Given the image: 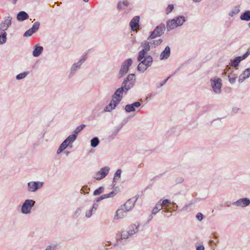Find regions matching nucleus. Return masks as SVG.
<instances>
[{
	"instance_id": "obj_9",
	"label": "nucleus",
	"mask_w": 250,
	"mask_h": 250,
	"mask_svg": "<svg viewBox=\"0 0 250 250\" xmlns=\"http://www.w3.org/2000/svg\"><path fill=\"white\" fill-rule=\"evenodd\" d=\"M250 204V200L247 198H243L234 202L233 204L237 207H246Z\"/></svg>"
},
{
	"instance_id": "obj_31",
	"label": "nucleus",
	"mask_w": 250,
	"mask_h": 250,
	"mask_svg": "<svg viewBox=\"0 0 250 250\" xmlns=\"http://www.w3.org/2000/svg\"><path fill=\"white\" fill-rule=\"evenodd\" d=\"M149 42L147 41H145L142 43V46L144 47L142 49L144 51L147 52L150 49V45Z\"/></svg>"
},
{
	"instance_id": "obj_36",
	"label": "nucleus",
	"mask_w": 250,
	"mask_h": 250,
	"mask_svg": "<svg viewBox=\"0 0 250 250\" xmlns=\"http://www.w3.org/2000/svg\"><path fill=\"white\" fill-rule=\"evenodd\" d=\"M85 126V125H81L78 126L76 128V129L73 132V133L75 134L76 136H77L79 133L83 129Z\"/></svg>"
},
{
	"instance_id": "obj_34",
	"label": "nucleus",
	"mask_w": 250,
	"mask_h": 250,
	"mask_svg": "<svg viewBox=\"0 0 250 250\" xmlns=\"http://www.w3.org/2000/svg\"><path fill=\"white\" fill-rule=\"evenodd\" d=\"M146 53H147V52L144 51L143 50H141L139 52V55H138V58H137L138 61H141L143 59H145L146 56Z\"/></svg>"
},
{
	"instance_id": "obj_46",
	"label": "nucleus",
	"mask_w": 250,
	"mask_h": 250,
	"mask_svg": "<svg viewBox=\"0 0 250 250\" xmlns=\"http://www.w3.org/2000/svg\"><path fill=\"white\" fill-rule=\"evenodd\" d=\"M174 9V5L173 4H169L166 8V11L167 15L169 14Z\"/></svg>"
},
{
	"instance_id": "obj_58",
	"label": "nucleus",
	"mask_w": 250,
	"mask_h": 250,
	"mask_svg": "<svg viewBox=\"0 0 250 250\" xmlns=\"http://www.w3.org/2000/svg\"><path fill=\"white\" fill-rule=\"evenodd\" d=\"M192 204V203H190L185 205L184 206V207H183V209L187 210L188 208H189L191 207Z\"/></svg>"
},
{
	"instance_id": "obj_26",
	"label": "nucleus",
	"mask_w": 250,
	"mask_h": 250,
	"mask_svg": "<svg viewBox=\"0 0 250 250\" xmlns=\"http://www.w3.org/2000/svg\"><path fill=\"white\" fill-rule=\"evenodd\" d=\"M162 205L161 204V201H160L156 204L155 207L153 208L152 210V214H156L162 209Z\"/></svg>"
},
{
	"instance_id": "obj_7",
	"label": "nucleus",
	"mask_w": 250,
	"mask_h": 250,
	"mask_svg": "<svg viewBox=\"0 0 250 250\" xmlns=\"http://www.w3.org/2000/svg\"><path fill=\"white\" fill-rule=\"evenodd\" d=\"M9 27L2 21L0 24V44H2L6 41V33L5 31Z\"/></svg>"
},
{
	"instance_id": "obj_52",
	"label": "nucleus",
	"mask_w": 250,
	"mask_h": 250,
	"mask_svg": "<svg viewBox=\"0 0 250 250\" xmlns=\"http://www.w3.org/2000/svg\"><path fill=\"white\" fill-rule=\"evenodd\" d=\"M162 42V39H159L158 40H155L153 42V44L154 45V47L156 46L160 45Z\"/></svg>"
},
{
	"instance_id": "obj_30",
	"label": "nucleus",
	"mask_w": 250,
	"mask_h": 250,
	"mask_svg": "<svg viewBox=\"0 0 250 250\" xmlns=\"http://www.w3.org/2000/svg\"><path fill=\"white\" fill-rule=\"evenodd\" d=\"M241 61V60L240 59V57H237L234 59L231 62V66L232 67H236L238 66L239 63Z\"/></svg>"
},
{
	"instance_id": "obj_44",
	"label": "nucleus",
	"mask_w": 250,
	"mask_h": 250,
	"mask_svg": "<svg viewBox=\"0 0 250 250\" xmlns=\"http://www.w3.org/2000/svg\"><path fill=\"white\" fill-rule=\"evenodd\" d=\"M82 212V209L81 208H78L75 210L73 214V217L75 218H78Z\"/></svg>"
},
{
	"instance_id": "obj_18",
	"label": "nucleus",
	"mask_w": 250,
	"mask_h": 250,
	"mask_svg": "<svg viewBox=\"0 0 250 250\" xmlns=\"http://www.w3.org/2000/svg\"><path fill=\"white\" fill-rule=\"evenodd\" d=\"M135 202V200L134 199H129L125 202L124 205H122L123 208H125V209L128 211L133 208Z\"/></svg>"
},
{
	"instance_id": "obj_57",
	"label": "nucleus",
	"mask_w": 250,
	"mask_h": 250,
	"mask_svg": "<svg viewBox=\"0 0 250 250\" xmlns=\"http://www.w3.org/2000/svg\"><path fill=\"white\" fill-rule=\"evenodd\" d=\"M98 207V205L95 203L93 204V206H92V208H91V209L95 212L97 208Z\"/></svg>"
},
{
	"instance_id": "obj_19",
	"label": "nucleus",
	"mask_w": 250,
	"mask_h": 250,
	"mask_svg": "<svg viewBox=\"0 0 250 250\" xmlns=\"http://www.w3.org/2000/svg\"><path fill=\"white\" fill-rule=\"evenodd\" d=\"M175 20L173 19L168 20L167 22V31H170L177 27Z\"/></svg>"
},
{
	"instance_id": "obj_64",
	"label": "nucleus",
	"mask_w": 250,
	"mask_h": 250,
	"mask_svg": "<svg viewBox=\"0 0 250 250\" xmlns=\"http://www.w3.org/2000/svg\"><path fill=\"white\" fill-rule=\"evenodd\" d=\"M101 200H102V198H101V196H100V197H99V198H98L97 199V200H96V202H100V201H101Z\"/></svg>"
},
{
	"instance_id": "obj_63",
	"label": "nucleus",
	"mask_w": 250,
	"mask_h": 250,
	"mask_svg": "<svg viewBox=\"0 0 250 250\" xmlns=\"http://www.w3.org/2000/svg\"><path fill=\"white\" fill-rule=\"evenodd\" d=\"M119 131V129H116L113 132V134L114 135V136H116L118 132Z\"/></svg>"
},
{
	"instance_id": "obj_53",
	"label": "nucleus",
	"mask_w": 250,
	"mask_h": 250,
	"mask_svg": "<svg viewBox=\"0 0 250 250\" xmlns=\"http://www.w3.org/2000/svg\"><path fill=\"white\" fill-rule=\"evenodd\" d=\"M94 212L91 209L90 210L87 211L85 212V216L87 218H90Z\"/></svg>"
},
{
	"instance_id": "obj_2",
	"label": "nucleus",
	"mask_w": 250,
	"mask_h": 250,
	"mask_svg": "<svg viewBox=\"0 0 250 250\" xmlns=\"http://www.w3.org/2000/svg\"><path fill=\"white\" fill-rule=\"evenodd\" d=\"M210 81L213 92L216 94L220 93L222 85L221 79L215 76L211 78Z\"/></svg>"
},
{
	"instance_id": "obj_51",
	"label": "nucleus",
	"mask_w": 250,
	"mask_h": 250,
	"mask_svg": "<svg viewBox=\"0 0 250 250\" xmlns=\"http://www.w3.org/2000/svg\"><path fill=\"white\" fill-rule=\"evenodd\" d=\"M250 54V51H248L242 56H239V57H240L241 61H242L243 60H245L246 58H247Z\"/></svg>"
},
{
	"instance_id": "obj_29",
	"label": "nucleus",
	"mask_w": 250,
	"mask_h": 250,
	"mask_svg": "<svg viewBox=\"0 0 250 250\" xmlns=\"http://www.w3.org/2000/svg\"><path fill=\"white\" fill-rule=\"evenodd\" d=\"M240 11V6H236L232 9L229 15L230 17H233L234 15L238 14Z\"/></svg>"
},
{
	"instance_id": "obj_8",
	"label": "nucleus",
	"mask_w": 250,
	"mask_h": 250,
	"mask_svg": "<svg viewBox=\"0 0 250 250\" xmlns=\"http://www.w3.org/2000/svg\"><path fill=\"white\" fill-rule=\"evenodd\" d=\"M109 170V167L106 166L102 167L96 173L94 178L97 180H100L104 178L108 174Z\"/></svg>"
},
{
	"instance_id": "obj_41",
	"label": "nucleus",
	"mask_w": 250,
	"mask_h": 250,
	"mask_svg": "<svg viewBox=\"0 0 250 250\" xmlns=\"http://www.w3.org/2000/svg\"><path fill=\"white\" fill-rule=\"evenodd\" d=\"M148 67V66H147L146 65H141L140 64H139L137 67V70L142 73L144 72L146 69Z\"/></svg>"
},
{
	"instance_id": "obj_13",
	"label": "nucleus",
	"mask_w": 250,
	"mask_h": 250,
	"mask_svg": "<svg viewBox=\"0 0 250 250\" xmlns=\"http://www.w3.org/2000/svg\"><path fill=\"white\" fill-rule=\"evenodd\" d=\"M82 65V64L79 62L74 63L71 67L70 71L68 75L69 78H71L73 76L77 71L80 68Z\"/></svg>"
},
{
	"instance_id": "obj_12",
	"label": "nucleus",
	"mask_w": 250,
	"mask_h": 250,
	"mask_svg": "<svg viewBox=\"0 0 250 250\" xmlns=\"http://www.w3.org/2000/svg\"><path fill=\"white\" fill-rule=\"evenodd\" d=\"M124 91L125 92V90L124 89L122 86L119 88L113 94L112 98L120 102L123 97V93Z\"/></svg>"
},
{
	"instance_id": "obj_55",
	"label": "nucleus",
	"mask_w": 250,
	"mask_h": 250,
	"mask_svg": "<svg viewBox=\"0 0 250 250\" xmlns=\"http://www.w3.org/2000/svg\"><path fill=\"white\" fill-rule=\"evenodd\" d=\"M135 108H137L141 106V103L139 102H136L131 104Z\"/></svg>"
},
{
	"instance_id": "obj_48",
	"label": "nucleus",
	"mask_w": 250,
	"mask_h": 250,
	"mask_svg": "<svg viewBox=\"0 0 250 250\" xmlns=\"http://www.w3.org/2000/svg\"><path fill=\"white\" fill-rule=\"evenodd\" d=\"M33 33H34L31 29L30 28L27 31H26L24 34V37H30L31 36Z\"/></svg>"
},
{
	"instance_id": "obj_32",
	"label": "nucleus",
	"mask_w": 250,
	"mask_h": 250,
	"mask_svg": "<svg viewBox=\"0 0 250 250\" xmlns=\"http://www.w3.org/2000/svg\"><path fill=\"white\" fill-rule=\"evenodd\" d=\"M91 146L93 147H96L99 144L100 141L98 137H95L91 140Z\"/></svg>"
},
{
	"instance_id": "obj_16",
	"label": "nucleus",
	"mask_w": 250,
	"mask_h": 250,
	"mask_svg": "<svg viewBox=\"0 0 250 250\" xmlns=\"http://www.w3.org/2000/svg\"><path fill=\"white\" fill-rule=\"evenodd\" d=\"M140 17L139 16L134 17L130 22V26L132 30H135L136 28L139 27V21Z\"/></svg>"
},
{
	"instance_id": "obj_14",
	"label": "nucleus",
	"mask_w": 250,
	"mask_h": 250,
	"mask_svg": "<svg viewBox=\"0 0 250 250\" xmlns=\"http://www.w3.org/2000/svg\"><path fill=\"white\" fill-rule=\"evenodd\" d=\"M129 233V232H128L127 230L123 231L121 233V237L117 240L116 244L115 245L120 246L121 244L122 243L123 240L129 238L130 236Z\"/></svg>"
},
{
	"instance_id": "obj_38",
	"label": "nucleus",
	"mask_w": 250,
	"mask_h": 250,
	"mask_svg": "<svg viewBox=\"0 0 250 250\" xmlns=\"http://www.w3.org/2000/svg\"><path fill=\"white\" fill-rule=\"evenodd\" d=\"M12 19V17L10 16L5 17L4 21H2V22H4L6 25H7V26L9 27L11 24Z\"/></svg>"
},
{
	"instance_id": "obj_24",
	"label": "nucleus",
	"mask_w": 250,
	"mask_h": 250,
	"mask_svg": "<svg viewBox=\"0 0 250 250\" xmlns=\"http://www.w3.org/2000/svg\"><path fill=\"white\" fill-rule=\"evenodd\" d=\"M139 225L136 226V225H132L129 228V229L127 230L129 234L131 236L135 234L138 231Z\"/></svg>"
},
{
	"instance_id": "obj_21",
	"label": "nucleus",
	"mask_w": 250,
	"mask_h": 250,
	"mask_svg": "<svg viewBox=\"0 0 250 250\" xmlns=\"http://www.w3.org/2000/svg\"><path fill=\"white\" fill-rule=\"evenodd\" d=\"M29 18L28 15L24 11H21L18 13L17 19L19 21H23Z\"/></svg>"
},
{
	"instance_id": "obj_49",
	"label": "nucleus",
	"mask_w": 250,
	"mask_h": 250,
	"mask_svg": "<svg viewBox=\"0 0 250 250\" xmlns=\"http://www.w3.org/2000/svg\"><path fill=\"white\" fill-rule=\"evenodd\" d=\"M171 76V75L169 76L168 78H167L164 81L162 82L161 83L157 84V87H160L162 86L163 85H164L167 83V82L168 81V80L170 78Z\"/></svg>"
},
{
	"instance_id": "obj_47",
	"label": "nucleus",
	"mask_w": 250,
	"mask_h": 250,
	"mask_svg": "<svg viewBox=\"0 0 250 250\" xmlns=\"http://www.w3.org/2000/svg\"><path fill=\"white\" fill-rule=\"evenodd\" d=\"M87 58V53H85L83 55L82 57V58L80 59V60L79 61L80 62H81V64H83Z\"/></svg>"
},
{
	"instance_id": "obj_42",
	"label": "nucleus",
	"mask_w": 250,
	"mask_h": 250,
	"mask_svg": "<svg viewBox=\"0 0 250 250\" xmlns=\"http://www.w3.org/2000/svg\"><path fill=\"white\" fill-rule=\"evenodd\" d=\"M104 192V188L102 187L96 189L93 193L94 195H98Z\"/></svg>"
},
{
	"instance_id": "obj_59",
	"label": "nucleus",
	"mask_w": 250,
	"mask_h": 250,
	"mask_svg": "<svg viewBox=\"0 0 250 250\" xmlns=\"http://www.w3.org/2000/svg\"><path fill=\"white\" fill-rule=\"evenodd\" d=\"M140 62L139 64H141V65H144L146 66V60L145 59H143L142 60H141V61H140Z\"/></svg>"
},
{
	"instance_id": "obj_50",
	"label": "nucleus",
	"mask_w": 250,
	"mask_h": 250,
	"mask_svg": "<svg viewBox=\"0 0 250 250\" xmlns=\"http://www.w3.org/2000/svg\"><path fill=\"white\" fill-rule=\"evenodd\" d=\"M196 218L199 221H201L203 218V215L201 213L198 212L197 213V214L196 215Z\"/></svg>"
},
{
	"instance_id": "obj_61",
	"label": "nucleus",
	"mask_w": 250,
	"mask_h": 250,
	"mask_svg": "<svg viewBox=\"0 0 250 250\" xmlns=\"http://www.w3.org/2000/svg\"><path fill=\"white\" fill-rule=\"evenodd\" d=\"M205 248L203 245H200L197 247L196 250H204Z\"/></svg>"
},
{
	"instance_id": "obj_15",
	"label": "nucleus",
	"mask_w": 250,
	"mask_h": 250,
	"mask_svg": "<svg viewBox=\"0 0 250 250\" xmlns=\"http://www.w3.org/2000/svg\"><path fill=\"white\" fill-rule=\"evenodd\" d=\"M250 77V68H247L239 76L238 82L242 83L245 80Z\"/></svg>"
},
{
	"instance_id": "obj_25",
	"label": "nucleus",
	"mask_w": 250,
	"mask_h": 250,
	"mask_svg": "<svg viewBox=\"0 0 250 250\" xmlns=\"http://www.w3.org/2000/svg\"><path fill=\"white\" fill-rule=\"evenodd\" d=\"M240 19L242 21H250V11H246L240 16Z\"/></svg>"
},
{
	"instance_id": "obj_28",
	"label": "nucleus",
	"mask_w": 250,
	"mask_h": 250,
	"mask_svg": "<svg viewBox=\"0 0 250 250\" xmlns=\"http://www.w3.org/2000/svg\"><path fill=\"white\" fill-rule=\"evenodd\" d=\"M121 173L122 170L121 169H119L116 171L114 174L113 183H116L119 181L121 177Z\"/></svg>"
},
{
	"instance_id": "obj_45",
	"label": "nucleus",
	"mask_w": 250,
	"mask_h": 250,
	"mask_svg": "<svg viewBox=\"0 0 250 250\" xmlns=\"http://www.w3.org/2000/svg\"><path fill=\"white\" fill-rule=\"evenodd\" d=\"M57 247V244L50 245L46 247L45 250H56Z\"/></svg>"
},
{
	"instance_id": "obj_23",
	"label": "nucleus",
	"mask_w": 250,
	"mask_h": 250,
	"mask_svg": "<svg viewBox=\"0 0 250 250\" xmlns=\"http://www.w3.org/2000/svg\"><path fill=\"white\" fill-rule=\"evenodd\" d=\"M43 51V47L41 46L36 45L34 50L33 51L34 57H37L39 56Z\"/></svg>"
},
{
	"instance_id": "obj_10",
	"label": "nucleus",
	"mask_w": 250,
	"mask_h": 250,
	"mask_svg": "<svg viewBox=\"0 0 250 250\" xmlns=\"http://www.w3.org/2000/svg\"><path fill=\"white\" fill-rule=\"evenodd\" d=\"M127 212V211L125 209V208H123L122 205L116 211L114 218L115 219L123 218L126 216Z\"/></svg>"
},
{
	"instance_id": "obj_39",
	"label": "nucleus",
	"mask_w": 250,
	"mask_h": 250,
	"mask_svg": "<svg viewBox=\"0 0 250 250\" xmlns=\"http://www.w3.org/2000/svg\"><path fill=\"white\" fill-rule=\"evenodd\" d=\"M145 59L146 60V61L147 62H146L147 66L149 67L150 66H151L152 61H153V59H152V57L149 55H146L145 57Z\"/></svg>"
},
{
	"instance_id": "obj_62",
	"label": "nucleus",
	"mask_w": 250,
	"mask_h": 250,
	"mask_svg": "<svg viewBox=\"0 0 250 250\" xmlns=\"http://www.w3.org/2000/svg\"><path fill=\"white\" fill-rule=\"evenodd\" d=\"M122 2V4H123L125 6H128V5H129V2H128L127 1H126V0H124V1H123V2Z\"/></svg>"
},
{
	"instance_id": "obj_6",
	"label": "nucleus",
	"mask_w": 250,
	"mask_h": 250,
	"mask_svg": "<svg viewBox=\"0 0 250 250\" xmlns=\"http://www.w3.org/2000/svg\"><path fill=\"white\" fill-rule=\"evenodd\" d=\"M132 60L130 58L127 59L123 62L119 71V74L121 75V76L124 75L128 72L129 67L132 65Z\"/></svg>"
},
{
	"instance_id": "obj_60",
	"label": "nucleus",
	"mask_w": 250,
	"mask_h": 250,
	"mask_svg": "<svg viewBox=\"0 0 250 250\" xmlns=\"http://www.w3.org/2000/svg\"><path fill=\"white\" fill-rule=\"evenodd\" d=\"M122 2L121 1H120L117 4V9L118 10H121L122 8Z\"/></svg>"
},
{
	"instance_id": "obj_3",
	"label": "nucleus",
	"mask_w": 250,
	"mask_h": 250,
	"mask_svg": "<svg viewBox=\"0 0 250 250\" xmlns=\"http://www.w3.org/2000/svg\"><path fill=\"white\" fill-rule=\"evenodd\" d=\"M135 80V75L134 74H129L124 80L122 83V86L125 90V92L133 86Z\"/></svg>"
},
{
	"instance_id": "obj_5",
	"label": "nucleus",
	"mask_w": 250,
	"mask_h": 250,
	"mask_svg": "<svg viewBox=\"0 0 250 250\" xmlns=\"http://www.w3.org/2000/svg\"><path fill=\"white\" fill-rule=\"evenodd\" d=\"M43 185V183L40 181H31L27 183V190L30 192H35L41 189Z\"/></svg>"
},
{
	"instance_id": "obj_35",
	"label": "nucleus",
	"mask_w": 250,
	"mask_h": 250,
	"mask_svg": "<svg viewBox=\"0 0 250 250\" xmlns=\"http://www.w3.org/2000/svg\"><path fill=\"white\" fill-rule=\"evenodd\" d=\"M116 194V193L114 191H112L109 192L108 194H105L102 195L101 196V197L102 199L103 200V199H106V198H110V197H113L114 195H115Z\"/></svg>"
},
{
	"instance_id": "obj_56",
	"label": "nucleus",
	"mask_w": 250,
	"mask_h": 250,
	"mask_svg": "<svg viewBox=\"0 0 250 250\" xmlns=\"http://www.w3.org/2000/svg\"><path fill=\"white\" fill-rule=\"evenodd\" d=\"M233 112L238 113L240 112L241 109L237 107H233L232 109Z\"/></svg>"
},
{
	"instance_id": "obj_40",
	"label": "nucleus",
	"mask_w": 250,
	"mask_h": 250,
	"mask_svg": "<svg viewBox=\"0 0 250 250\" xmlns=\"http://www.w3.org/2000/svg\"><path fill=\"white\" fill-rule=\"evenodd\" d=\"M229 82L231 83H234L236 81V79L237 78L236 76L232 73H230L228 76Z\"/></svg>"
},
{
	"instance_id": "obj_22",
	"label": "nucleus",
	"mask_w": 250,
	"mask_h": 250,
	"mask_svg": "<svg viewBox=\"0 0 250 250\" xmlns=\"http://www.w3.org/2000/svg\"><path fill=\"white\" fill-rule=\"evenodd\" d=\"M174 20L176 22L177 26H182L183 23L186 21L185 17L183 16H180L175 17Z\"/></svg>"
},
{
	"instance_id": "obj_20",
	"label": "nucleus",
	"mask_w": 250,
	"mask_h": 250,
	"mask_svg": "<svg viewBox=\"0 0 250 250\" xmlns=\"http://www.w3.org/2000/svg\"><path fill=\"white\" fill-rule=\"evenodd\" d=\"M67 146H69L70 147H72V145H69L66 141L65 140L61 144L59 148L57 151V154H60L61 153Z\"/></svg>"
},
{
	"instance_id": "obj_1",
	"label": "nucleus",
	"mask_w": 250,
	"mask_h": 250,
	"mask_svg": "<svg viewBox=\"0 0 250 250\" xmlns=\"http://www.w3.org/2000/svg\"><path fill=\"white\" fill-rule=\"evenodd\" d=\"M35 201L32 199H26L23 203L21 211L22 214L27 215L31 212L32 208L35 206Z\"/></svg>"
},
{
	"instance_id": "obj_37",
	"label": "nucleus",
	"mask_w": 250,
	"mask_h": 250,
	"mask_svg": "<svg viewBox=\"0 0 250 250\" xmlns=\"http://www.w3.org/2000/svg\"><path fill=\"white\" fill-rule=\"evenodd\" d=\"M40 23L39 21L34 22L32 27L30 29L34 32L35 33L39 28Z\"/></svg>"
},
{
	"instance_id": "obj_33",
	"label": "nucleus",
	"mask_w": 250,
	"mask_h": 250,
	"mask_svg": "<svg viewBox=\"0 0 250 250\" xmlns=\"http://www.w3.org/2000/svg\"><path fill=\"white\" fill-rule=\"evenodd\" d=\"M125 110L127 112H131L136 111V109L131 104H128L126 105L125 107ZM139 110H137L138 111Z\"/></svg>"
},
{
	"instance_id": "obj_4",
	"label": "nucleus",
	"mask_w": 250,
	"mask_h": 250,
	"mask_svg": "<svg viewBox=\"0 0 250 250\" xmlns=\"http://www.w3.org/2000/svg\"><path fill=\"white\" fill-rule=\"evenodd\" d=\"M166 30L165 24H161L157 26L154 31L150 32V35L147 38L148 40L153 39L157 37H160L164 33Z\"/></svg>"
},
{
	"instance_id": "obj_54",
	"label": "nucleus",
	"mask_w": 250,
	"mask_h": 250,
	"mask_svg": "<svg viewBox=\"0 0 250 250\" xmlns=\"http://www.w3.org/2000/svg\"><path fill=\"white\" fill-rule=\"evenodd\" d=\"M169 203H170V201H169V200H168V199H165V200H164L162 201V203H161V204L162 205V206L163 207V206H167Z\"/></svg>"
},
{
	"instance_id": "obj_11",
	"label": "nucleus",
	"mask_w": 250,
	"mask_h": 250,
	"mask_svg": "<svg viewBox=\"0 0 250 250\" xmlns=\"http://www.w3.org/2000/svg\"><path fill=\"white\" fill-rule=\"evenodd\" d=\"M119 103L120 102L112 98L110 103L104 108V111L105 112H110L116 108Z\"/></svg>"
},
{
	"instance_id": "obj_27",
	"label": "nucleus",
	"mask_w": 250,
	"mask_h": 250,
	"mask_svg": "<svg viewBox=\"0 0 250 250\" xmlns=\"http://www.w3.org/2000/svg\"><path fill=\"white\" fill-rule=\"evenodd\" d=\"M77 137L75 134L73 133L70 135H69L65 140V141H66V142L69 145H71V144L73 143L75 140L77 138Z\"/></svg>"
},
{
	"instance_id": "obj_43",
	"label": "nucleus",
	"mask_w": 250,
	"mask_h": 250,
	"mask_svg": "<svg viewBox=\"0 0 250 250\" xmlns=\"http://www.w3.org/2000/svg\"><path fill=\"white\" fill-rule=\"evenodd\" d=\"M28 73V72H24L23 73H20V74H18V75H17L16 79L18 80H21V79H23L27 76Z\"/></svg>"
},
{
	"instance_id": "obj_17",
	"label": "nucleus",
	"mask_w": 250,
	"mask_h": 250,
	"mask_svg": "<svg viewBox=\"0 0 250 250\" xmlns=\"http://www.w3.org/2000/svg\"><path fill=\"white\" fill-rule=\"evenodd\" d=\"M170 54V48L168 46H167L165 49L160 54V59L161 60L167 59Z\"/></svg>"
}]
</instances>
